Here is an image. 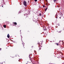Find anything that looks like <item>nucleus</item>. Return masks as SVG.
<instances>
[{
    "label": "nucleus",
    "instance_id": "4468645a",
    "mask_svg": "<svg viewBox=\"0 0 64 64\" xmlns=\"http://www.w3.org/2000/svg\"><path fill=\"white\" fill-rule=\"evenodd\" d=\"M58 25L59 26V24H58Z\"/></svg>",
    "mask_w": 64,
    "mask_h": 64
},
{
    "label": "nucleus",
    "instance_id": "9b49d317",
    "mask_svg": "<svg viewBox=\"0 0 64 64\" xmlns=\"http://www.w3.org/2000/svg\"><path fill=\"white\" fill-rule=\"evenodd\" d=\"M1 50V48H0V50Z\"/></svg>",
    "mask_w": 64,
    "mask_h": 64
},
{
    "label": "nucleus",
    "instance_id": "20e7f679",
    "mask_svg": "<svg viewBox=\"0 0 64 64\" xmlns=\"http://www.w3.org/2000/svg\"><path fill=\"white\" fill-rule=\"evenodd\" d=\"M4 28H6V25H4Z\"/></svg>",
    "mask_w": 64,
    "mask_h": 64
},
{
    "label": "nucleus",
    "instance_id": "ddd939ff",
    "mask_svg": "<svg viewBox=\"0 0 64 64\" xmlns=\"http://www.w3.org/2000/svg\"><path fill=\"white\" fill-rule=\"evenodd\" d=\"M40 49H41V48H40Z\"/></svg>",
    "mask_w": 64,
    "mask_h": 64
},
{
    "label": "nucleus",
    "instance_id": "7ed1b4c3",
    "mask_svg": "<svg viewBox=\"0 0 64 64\" xmlns=\"http://www.w3.org/2000/svg\"><path fill=\"white\" fill-rule=\"evenodd\" d=\"M8 35H7V37L9 38V37H10V36L9 35V34H8Z\"/></svg>",
    "mask_w": 64,
    "mask_h": 64
},
{
    "label": "nucleus",
    "instance_id": "f03ea898",
    "mask_svg": "<svg viewBox=\"0 0 64 64\" xmlns=\"http://www.w3.org/2000/svg\"><path fill=\"white\" fill-rule=\"evenodd\" d=\"M13 24H15V25H17V23L16 22H13Z\"/></svg>",
    "mask_w": 64,
    "mask_h": 64
},
{
    "label": "nucleus",
    "instance_id": "423d86ee",
    "mask_svg": "<svg viewBox=\"0 0 64 64\" xmlns=\"http://www.w3.org/2000/svg\"><path fill=\"white\" fill-rule=\"evenodd\" d=\"M34 1H35V2H37V0H34Z\"/></svg>",
    "mask_w": 64,
    "mask_h": 64
},
{
    "label": "nucleus",
    "instance_id": "9d476101",
    "mask_svg": "<svg viewBox=\"0 0 64 64\" xmlns=\"http://www.w3.org/2000/svg\"><path fill=\"white\" fill-rule=\"evenodd\" d=\"M43 7H45V6L44 5L43 6Z\"/></svg>",
    "mask_w": 64,
    "mask_h": 64
},
{
    "label": "nucleus",
    "instance_id": "f8f14e48",
    "mask_svg": "<svg viewBox=\"0 0 64 64\" xmlns=\"http://www.w3.org/2000/svg\"><path fill=\"white\" fill-rule=\"evenodd\" d=\"M3 6H2V7H3Z\"/></svg>",
    "mask_w": 64,
    "mask_h": 64
},
{
    "label": "nucleus",
    "instance_id": "6e6552de",
    "mask_svg": "<svg viewBox=\"0 0 64 64\" xmlns=\"http://www.w3.org/2000/svg\"><path fill=\"white\" fill-rule=\"evenodd\" d=\"M55 1H56V0H54V2H55Z\"/></svg>",
    "mask_w": 64,
    "mask_h": 64
},
{
    "label": "nucleus",
    "instance_id": "1a4fd4ad",
    "mask_svg": "<svg viewBox=\"0 0 64 64\" xmlns=\"http://www.w3.org/2000/svg\"><path fill=\"white\" fill-rule=\"evenodd\" d=\"M56 44L57 45H58V44Z\"/></svg>",
    "mask_w": 64,
    "mask_h": 64
},
{
    "label": "nucleus",
    "instance_id": "f257e3e1",
    "mask_svg": "<svg viewBox=\"0 0 64 64\" xmlns=\"http://www.w3.org/2000/svg\"><path fill=\"white\" fill-rule=\"evenodd\" d=\"M24 6H27V3H26V2L25 1L24 2Z\"/></svg>",
    "mask_w": 64,
    "mask_h": 64
},
{
    "label": "nucleus",
    "instance_id": "0eeeda50",
    "mask_svg": "<svg viewBox=\"0 0 64 64\" xmlns=\"http://www.w3.org/2000/svg\"><path fill=\"white\" fill-rule=\"evenodd\" d=\"M40 16H41V13L40 14Z\"/></svg>",
    "mask_w": 64,
    "mask_h": 64
},
{
    "label": "nucleus",
    "instance_id": "39448f33",
    "mask_svg": "<svg viewBox=\"0 0 64 64\" xmlns=\"http://www.w3.org/2000/svg\"><path fill=\"white\" fill-rule=\"evenodd\" d=\"M46 10H47V8H46L45 10V11H46Z\"/></svg>",
    "mask_w": 64,
    "mask_h": 64
}]
</instances>
